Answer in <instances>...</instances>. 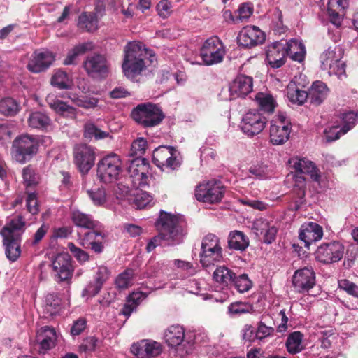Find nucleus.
<instances>
[{
    "label": "nucleus",
    "instance_id": "1",
    "mask_svg": "<svg viewBox=\"0 0 358 358\" xmlns=\"http://www.w3.org/2000/svg\"><path fill=\"white\" fill-rule=\"evenodd\" d=\"M156 227L159 234L148 242V252L153 251L158 245L175 246L182 243L184 235L181 219L178 216L161 210Z\"/></svg>",
    "mask_w": 358,
    "mask_h": 358
},
{
    "label": "nucleus",
    "instance_id": "2",
    "mask_svg": "<svg viewBox=\"0 0 358 358\" xmlns=\"http://www.w3.org/2000/svg\"><path fill=\"white\" fill-rule=\"evenodd\" d=\"M124 57L122 68L124 76L134 80L146 68L145 60L154 57L152 51L137 41L129 42L124 47Z\"/></svg>",
    "mask_w": 358,
    "mask_h": 358
},
{
    "label": "nucleus",
    "instance_id": "3",
    "mask_svg": "<svg viewBox=\"0 0 358 358\" xmlns=\"http://www.w3.org/2000/svg\"><path fill=\"white\" fill-rule=\"evenodd\" d=\"M132 118L143 127H153L159 124L164 115L157 105L148 102L138 104L131 112Z\"/></svg>",
    "mask_w": 358,
    "mask_h": 358
},
{
    "label": "nucleus",
    "instance_id": "4",
    "mask_svg": "<svg viewBox=\"0 0 358 358\" xmlns=\"http://www.w3.org/2000/svg\"><path fill=\"white\" fill-rule=\"evenodd\" d=\"M200 262L204 267L214 265L223 259V250L220 238L214 234L206 235L201 242Z\"/></svg>",
    "mask_w": 358,
    "mask_h": 358
},
{
    "label": "nucleus",
    "instance_id": "5",
    "mask_svg": "<svg viewBox=\"0 0 358 358\" xmlns=\"http://www.w3.org/2000/svg\"><path fill=\"white\" fill-rule=\"evenodd\" d=\"M164 339L169 347H180L186 354H188L193 349L195 336L191 331L186 332L182 326L175 324L169 327L164 331Z\"/></svg>",
    "mask_w": 358,
    "mask_h": 358
},
{
    "label": "nucleus",
    "instance_id": "6",
    "mask_svg": "<svg viewBox=\"0 0 358 358\" xmlns=\"http://www.w3.org/2000/svg\"><path fill=\"white\" fill-rule=\"evenodd\" d=\"M122 171V161L117 154L107 155L97 163V176L104 183L117 181Z\"/></svg>",
    "mask_w": 358,
    "mask_h": 358
},
{
    "label": "nucleus",
    "instance_id": "7",
    "mask_svg": "<svg viewBox=\"0 0 358 358\" xmlns=\"http://www.w3.org/2000/svg\"><path fill=\"white\" fill-rule=\"evenodd\" d=\"M128 173L133 187L139 189L148 186L152 173L145 158L136 157L133 159L128 166Z\"/></svg>",
    "mask_w": 358,
    "mask_h": 358
},
{
    "label": "nucleus",
    "instance_id": "8",
    "mask_svg": "<svg viewBox=\"0 0 358 358\" xmlns=\"http://www.w3.org/2000/svg\"><path fill=\"white\" fill-rule=\"evenodd\" d=\"M37 140L29 135L16 138L12 145L13 158L17 162L24 164L30 160L38 152Z\"/></svg>",
    "mask_w": 358,
    "mask_h": 358
},
{
    "label": "nucleus",
    "instance_id": "9",
    "mask_svg": "<svg viewBox=\"0 0 358 358\" xmlns=\"http://www.w3.org/2000/svg\"><path fill=\"white\" fill-rule=\"evenodd\" d=\"M224 196V187L217 180L203 181L195 189V196L199 201L208 203L220 202Z\"/></svg>",
    "mask_w": 358,
    "mask_h": 358
},
{
    "label": "nucleus",
    "instance_id": "10",
    "mask_svg": "<svg viewBox=\"0 0 358 358\" xmlns=\"http://www.w3.org/2000/svg\"><path fill=\"white\" fill-rule=\"evenodd\" d=\"M224 55V46L217 36L206 40L201 49V60L208 66L220 63Z\"/></svg>",
    "mask_w": 358,
    "mask_h": 358
},
{
    "label": "nucleus",
    "instance_id": "11",
    "mask_svg": "<svg viewBox=\"0 0 358 358\" xmlns=\"http://www.w3.org/2000/svg\"><path fill=\"white\" fill-rule=\"evenodd\" d=\"M96 148L85 143L73 148V162L82 174H87L93 167L96 159Z\"/></svg>",
    "mask_w": 358,
    "mask_h": 358
},
{
    "label": "nucleus",
    "instance_id": "12",
    "mask_svg": "<svg viewBox=\"0 0 358 358\" xmlns=\"http://www.w3.org/2000/svg\"><path fill=\"white\" fill-rule=\"evenodd\" d=\"M266 123L267 118L265 116L257 110H252L243 115L239 127L245 135L252 137L260 134Z\"/></svg>",
    "mask_w": 358,
    "mask_h": 358
},
{
    "label": "nucleus",
    "instance_id": "13",
    "mask_svg": "<svg viewBox=\"0 0 358 358\" xmlns=\"http://www.w3.org/2000/svg\"><path fill=\"white\" fill-rule=\"evenodd\" d=\"M344 245L338 241L321 244L315 252V258L324 264L339 262L344 255Z\"/></svg>",
    "mask_w": 358,
    "mask_h": 358
},
{
    "label": "nucleus",
    "instance_id": "14",
    "mask_svg": "<svg viewBox=\"0 0 358 358\" xmlns=\"http://www.w3.org/2000/svg\"><path fill=\"white\" fill-rule=\"evenodd\" d=\"M83 66L87 74L94 78H106L109 72V63L106 57L100 54L88 55Z\"/></svg>",
    "mask_w": 358,
    "mask_h": 358
},
{
    "label": "nucleus",
    "instance_id": "15",
    "mask_svg": "<svg viewBox=\"0 0 358 358\" xmlns=\"http://www.w3.org/2000/svg\"><path fill=\"white\" fill-rule=\"evenodd\" d=\"M316 284V275L311 266L297 269L292 275V285L301 294L308 292Z\"/></svg>",
    "mask_w": 358,
    "mask_h": 358
},
{
    "label": "nucleus",
    "instance_id": "16",
    "mask_svg": "<svg viewBox=\"0 0 358 358\" xmlns=\"http://www.w3.org/2000/svg\"><path fill=\"white\" fill-rule=\"evenodd\" d=\"M152 160L162 171L165 168L174 170L180 166V160L176 156V150L171 146H159L155 149Z\"/></svg>",
    "mask_w": 358,
    "mask_h": 358
},
{
    "label": "nucleus",
    "instance_id": "17",
    "mask_svg": "<svg viewBox=\"0 0 358 358\" xmlns=\"http://www.w3.org/2000/svg\"><path fill=\"white\" fill-rule=\"evenodd\" d=\"M52 268L57 280L67 282L71 279L73 266L68 253H60L52 260Z\"/></svg>",
    "mask_w": 358,
    "mask_h": 358
},
{
    "label": "nucleus",
    "instance_id": "18",
    "mask_svg": "<svg viewBox=\"0 0 358 358\" xmlns=\"http://www.w3.org/2000/svg\"><path fill=\"white\" fill-rule=\"evenodd\" d=\"M308 82L306 76L302 74L294 76L287 87V96L290 102L297 105H302L308 99V94L304 88Z\"/></svg>",
    "mask_w": 358,
    "mask_h": 358
},
{
    "label": "nucleus",
    "instance_id": "19",
    "mask_svg": "<svg viewBox=\"0 0 358 358\" xmlns=\"http://www.w3.org/2000/svg\"><path fill=\"white\" fill-rule=\"evenodd\" d=\"M295 171L310 176L311 180L321 186V173L315 164L306 157H293L288 161Z\"/></svg>",
    "mask_w": 358,
    "mask_h": 358
},
{
    "label": "nucleus",
    "instance_id": "20",
    "mask_svg": "<svg viewBox=\"0 0 358 358\" xmlns=\"http://www.w3.org/2000/svg\"><path fill=\"white\" fill-rule=\"evenodd\" d=\"M96 229H89V231L78 233L79 243L86 249H92L96 253H101L103 249L102 241L106 235L104 232Z\"/></svg>",
    "mask_w": 358,
    "mask_h": 358
},
{
    "label": "nucleus",
    "instance_id": "21",
    "mask_svg": "<svg viewBox=\"0 0 358 358\" xmlns=\"http://www.w3.org/2000/svg\"><path fill=\"white\" fill-rule=\"evenodd\" d=\"M162 345L155 341L143 339L131 347V352L138 358H152L161 354Z\"/></svg>",
    "mask_w": 358,
    "mask_h": 358
},
{
    "label": "nucleus",
    "instance_id": "22",
    "mask_svg": "<svg viewBox=\"0 0 358 358\" xmlns=\"http://www.w3.org/2000/svg\"><path fill=\"white\" fill-rule=\"evenodd\" d=\"M264 40L265 35L264 32L256 26L245 27L238 36L239 45L245 48H250L261 44Z\"/></svg>",
    "mask_w": 358,
    "mask_h": 358
},
{
    "label": "nucleus",
    "instance_id": "23",
    "mask_svg": "<svg viewBox=\"0 0 358 358\" xmlns=\"http://www.w3.org/2000/svg\"><path fill=\"white\" fill-rule=\"evenodd\" d=\"M54 60V55L48 50L35 51L29 61L27 69L32 73H41L48 69Z\"/></svg>",
    "mask_w": 358,
    "mask_h": 358
},
{
    "label": "nucleus",
    "instance_id": "24",
    "mask_svg": "<svg viewBox=\"0 0 358 358\" xmlns=\"http://www.w3.org/2000/svg\"><path fill=\"white\" fill-rule=\"evenodd\" d=\"M252 78L245 75H238L229 87L230 99L245 97L252 90Z\"/></svg>",
    "mask_w": 358,
    "mask_h": 358
},
{
    "label": "nucleus",
    "instance_id": "25",
    "mask_svg": "<svg viewBox=\"0 0 358 358\" xmlns=\"http://www.w3.org/2000/svg\"><path fill=\"white\" fill-rule=\"evenodd\" d=\"M322 236V227L313 222L303 224L299 234V239L304 243V246L307 248L313 243L320 241Z\"/></svg>",
    "mask_w": 358,
    "mask_h": 358
},
{
    "label": "nucleus",
    "instance_id": "26",
    "mask_svg": "<svg viewBox=\"0 0 358 358\" xmlns=\"http://www.w3.org/2000/svg\"><path fill=\"white\" fill-rule=\"evenodd\" d=\"M57 334L54 328L45 326L37 332L36 341L39 344V351L45 353L55 345Z\"/></svg>",
    "mask_w": 358,
    "mask_h": 358
},
{
    "label": "nucleus",
    "instance_id": "27",
    "mask_svg": "<svg viewBox=\"0 0 358 358\" xmlns=\"http://www.w3.org/2000/svg\"><path fill=\"white\" fill-rule=\"evenodd\" d=\"M286 51L285 46L277 41L268 47L266 50V60L272 68H279L285 64Z\"/></svg>",
    "mask_w": 358,
    "mask_h": 358
},
{
    "label": "nucleus",
    "instance_id": "28",
    "mask_svg": "<svg viewBox=\"0 0 358 358\" xmlns=\"http://www.w3.org/2000/svg\"><path fill=\"white\" fill-rule=\"evenodd\" d=\"M278 122L270 126V141L273 145H282L289 138L292 127Z\"/></svg>",
    "mask_w": 358,
    "mask_h": 358
},
{
    "label": "nucleus",
    "instance_id": "29",
    "mask_svg": "<svg viewBox=\"0 0 358 358\" xmlns=\"http://www.w3.org/2000/svg\"><path fill=\"white\" fill-rule=\"evenodd\" d=\"M235 273L225 266H217L213 273V280L222 289L232 285Z\"/></svg>",
    "mask_w": 358,
    "mask_h": 358
},
{
    "label": "nucleus",
    "instance_id": "30",
    "mask_svg": "<svg viewBox=\"0 0 358 358\" xmlns=\"http://www.w3.org/2000/svg\"><path fill=\"white\" fill-rule=\"evenodd\" d=\"M343 56V50L341 46L334 45V47H329L320 57L322 69H328V68L331 67V64L339 62Z\"/></svg>",
    "mask_w": 358,
    "mask_h": 358
},
{
    "label": "nucleus",
    "instance_id": "31",
    "mask_svg": "<svg viewBox=\"0 0 358 358\" xmlns=\"http://www.w3.org/2000/svg\"><path fill=\"white\" fill-rule=\"evenodd\" d=\"M25 220L22 215L13 217L9 222L1 230V236H15L19 235L20 238L25 231Z\"/></svg>",
    "mask_w": 358,
    "mask_h": 358
},
{
    "label": "nucleus",
    "instance_id": "32",
    "mask_svg": "<svg viewBox=\"0 0 358 358\" xmlns=\"http://www.w3.org/2000/svg\"><path fill=\"white\" fill-rule=\"evenodd\" d=\"M2 237L3 243L5 247V253L7 258L11 262H15L21 254V238H20L19 235Z\"/></svg>",
    "mask_w": 358,
    "mask_h": 358
},
{
    "label": "nucleus",
    "instance_id": "33",
    "mask_svg": "<svg viewBox=\"0 0 358 358\" xmlns=\"http://www.w3.org/2000/svg\"><path fill=\"white\" fill-rule=\"evenodd\" d=\"M46 101L49 106L57 113L67 117L72 118L76 117V110L75 108L68 105L66 102L55 98L53 95H48L46 98Z\"/></svg>",
    "mask_w": 358,
    "mask_h": 358
},
{
    "label": "nucleus",
    "instance_id": "34",
    "mask_svg": "<svg viewBox=\"0 0 358 358\" xmlns=\"http://www.w3.org/2000/svg\"><path fill=\"white\" fill-rule=\"evenodd\" d=\"M227 243L229 249L242 252L249 246L250 241L243 232L235 230L229 233Z\"/></svg>",
    "mask_w": 358,
    "mask_h": 358
},
{
    "label": "nucleus",
    "instance_id": "35",
    "mask_svg": "<svg viewBox=\"0 0 358 358\" xmlns=\"http://www.w3.org/2000/svg\"><path fill=\"white\" fill-rule=\"evenodd\" d=\"M71 220L76 227L83 229H94L99 226V222L94 220L90 215L85 214L78 210H73Z\"/></svg>",
    "mask_w": 358,
    "mask_h": 358
},
{
    "label": "nucleus",
    "instance_id": "36",
    "mask_svg": "<svg viewBox=\"0 0 358 358\" xmlns=\"http://www.w3.org/2000/svg\"><path fill=\"white\" fill-rule=\"evenodd\" d=\"M327 94V85L322 81L317 80L312 84L308 96L311 103L318 106L324 101Z\"/></svg>",
    "mask_w": 358,
    "mask_h": 358
},
{
    "label": "nucleus",
    "instance_id": "37",
    "mask_svg": "<svg viewBox=\"0 0 358 358\" xmlns=\"http://www.w3.org/2000/svg\"><path fill=\"white\" fill-rule=\"evenodd\" d=\"M286 55L292 60L301 62L303 61L306 55L305 45L296 39H291L287 43V48H285Z\"/></svg>",
    "mask_w": 358,
    "mask_h": 358
},
{
    "label": "nucleus",
    "instance_id": "38",
    "mask_svg": "<svg viewBox=\"0 0 358 358\" xmlns=\"http://www.w3.org/2000/svg\"><path fill=\"white\" fill-rule=\"evenodd\" d=\"M253 13V7L250 3H245L239 6L237 11L233 14L229 10L224 13L225 17H229L234 24L247 21Z\"/></svg>",
    "mask_w": 358,
    "mask_h": 358
},
{
    "label": "nucleus",
    "instance_id": "39",
    "mask_svg": "<svg viewBox=\"0 0 358 358\" xmlns=\"http://www.w3.org/2000/svg\"><path fill=\"white\" fill-rule=\"evenodd\" d=\"M78 26L86 31H94L98 28V18L93 12H83L78 17Z\"/></svg>",
    "mask_w": 358,
    "mask_h": 358
},
{
    "label": "nucleus",
    "instance_id": "40",
    "mask_svg": "<svg viewBox=\"0 0 358 358\" xmlns=\"http://www.w3.org/2000/svg\"><path fill=\"white\" fill-rule=\"evenodd\" d=\"M255 101L262 110L268 113H273L277 106L274 97L267 92H258L255 95Z\"/></svg>",
    "mask_w": 358,
    "mask_h": 358
},
{
    "label": "nucleus",
    "instance_id": "41",
    "mask_svg": "<svg viewBox=\"0 0 358 358\" xmlns=\"http://www.w3.org/2000/svg\"><path fill=\"white\" fill-rule=\"evenodd\" d=\"M92 48L93 45L92 43H84L76 45L69 51L66 57L64 60V64L65 65L75 64L79 55L85 53L87 51L91 50Z\"/></svg>",
    "mask_w": 358,
    "mask_h": 358
},
{
    "label": "nucleus",
    "instance_id": "42",
    "mask_svg": "<svg viewBox=\"0 0 358 358\" xmlns=\"http://www.w3.org/2000/svg\"><path fill=\"white\" fill-rule=\"evenodd\" d=\"M28 123L32 128L46 129L50 124V119L43 113L34 112L29 115Z\"/></svg>",
    "mask_w": 358,
    "mask_h": 358
},
{
    "label": "nucleus",
    "instance_id": "43",
    "mask_svg": "<svg viewBox=\"0 0 358 358\" xmlns=\"http://www.w3.org/2000/svg\"><path fill=\"white\" fill-rule=\"evenodd\" d=\"M83 136L89 140L92 138L101 140L110 136V133L101 130L94 123L90 122L84 125Z\"/></svg>",
    "mask_w": 358,
    "mask_h": 358
},
{
    "label": "nucleus",
    "instance_id": "44",
    "mask_svg": "<svg viewBox=\"0 0 358 358\" xmlns=\"http://www.w3.org/2000/svg\"><path fill=\"white\" fill-rule=\"evenodd\" d=\"M69 97L76 106L85 109H94L98 106L99 99L92 96H78L72 94Z\"/></svg>",
    "mask_w": 358,
    "mask_h": 358
},
{
    "label": "nucleus",
    "instance_id": "45",
    "mask_svg": "<svg viewBox=\"0 0 358 358\" xmlns=\"http://www.w3.org/2000/svg\"><path fill=\"white\" fill-rule=\"evenodd\" d=\"M19 110V103L14 99L7 97L0 100V113L6 116H13Z\"/></svg>",
    "mask_w": 358,
    "mask_h": 358
},
{
    "label": "nucleus",
    "instance_id": "46",
    "mask_svg": "<svg viewBox=\"0 0 358 358\" xmlns=\"http://www.w3.org/2000/svg\"><path fill=\"white\" fill-rule=\"evenodd\" d=\"M303 335L299 331L292 333L286 341L287 351L291 354H296L303 349L301 341Z\"/></svg>",
    "mask_w": 358,
    "mask_h": 358
},
{
    "label": "nucleus",
    "instance_id": "47",
    "mask_svg": "<svg viewBox=\"0 0 358 358\" xmlns=\"http://www.w3.org/2000/svg\"><path fill=\"white\" fill-rule=\"evenodd\" d=\"M61 300L55 293L48 294L44 301V310L50 315H56L59 310Z\"/></svg>",
    "mask_w": 358,
    "mask_h": 358
},
{
    "label": "nucleus",
    "instance_id": "48",
    "mask_svg": "<svg viewBox=\"0 0 358 358\" xmlns=\"http://www.w3.org/2000/svg\"><path fill=\"white\" fill-rule=\"evenodd\" d=\"M341 126L343 128L341 133L346 134L352 129L358 122V113L348 111L341 114Z\"/></svg>",
    "mask_w": 358,
    "mask_h": 358
},
{
    "label": "nucleus",
    "instance_id": "49",
    "mask_svg": "<svg viewBox=\"0 0 358 358\" xmlns=\"http://www.w3.org/2000/svg\"><path fill=\"white\" fill-rule=\"evenodd\" d=\"M252 310V306L250 303L241 301L233 302L229 304L227 308L228 314L233 317H238Z\"/></svg>",
    "mask_w": 358,
    "mask_h": 358
},
{
    "label": "nucleus",
    "instance_id": "50",
    "mask_svg": "<svg viewBox=\"0 0 358 358\" xmlns=\"http://www.w3.org/2000/svg\"><path fill=\"white\" fill-rule=\"evenodd\" d=\"M232 285L234 286L238 292L244 293L249 291L252 288V282L249 279L248 275L241 274L238 276H236L235 273Z\"/></svg>",
    "mask_w": 358,
    "mask_h": 358
},
{
    "label": "nucleus",
    "instance_id": "51",
    "mask_svg": "<svg viewBox=\"0 0 358 358\" xmlns=\"http://www.w3.org/2000/svg\"><path fill=\"white\" fill-rule=\"evenodd\" d=\"M134 271L131 269H127L117 275L115 279V285L117 288L124 289L131 286L133 284Z\"/></svg>",
    "mask_w": 358,
    "mask_h": 358
},
{
    "label": "nucleus",
    "instance_id": "52",
    "mask_svg": "<svg viewBox=\"0 0 358 358\" xmlns=\"http://www.w3.org/2000/svg\"><path fill=\"white\" fill-rule=\"evenodd\" d=\"M271 26L272 29L278 34L285 31L286 27L283 25L282 14L278 8H275L272 10Z\"/></svg>",
    "mask_w": 358,
    "mask_h": 358
},
{
    "label": "nucleus",
    "instance_id": "53",
    "mask_svg": "<svg viewBox=\"0 0 358 358\" xmlns=\"http://www.w3.org/2000/svg\"><path fill=\"white\" fill-rule=\"evenodd\" d=\"M255 328L257 340L259 341L273 336L275 332V329L273 327L266 325L262 321L258 322Z\"/></svg>",
    "mask_w": 358,
    "mask_h": 358
},
{
    "label": "nucleus",
    "instance_id": "54",
    "mask_svg": "<svg viewBox=\"0 0 358 358\" xmlns=\"http://www.w3.org/2000/svg\"><path fill=\"white\" fill-rule=\"evenodd\" d=\"M51 84L59 89L68 88L69 80L67 73L61 70L57 71L51 78Z\"/></svg>",
    "mask_w": 358,
    "mask_h": 358
},
{
    "label": "nucleus",
    "instance_id": "55",
    "mask_svg": "<svg viewBox=\"0 0 358 358\" xmlns=\"http://www.w3.org/2000/svg\"><path fill=\"white\" fill-rule=\"evenodd\" d=\"M343 128L341 125L327 127L323 131V140L325 142H332L338 139L345 134L341 133Z\"/></svg>",
    "mask_w": 358,
    "mask_h": 358
},
{
    "label": "nucleus",
    "instance_id": "56",
    "mask_svg": "<svg viewBox=\"0 0 358 358\" xmlns=\"http://www.w3.org/2000/svg\"><path fill=\"white\" fill-rule=\"evenodd\" d=\"M87 194L96 206H102L106 201V194L103 188L87 190Z\"/></svg>",
    "mask_w": 358,
    "mask_h": 358
},
{
    "label": "nucleus",
    "instance_id": "57",
    "mask_svg": "<svg viewBox=\"0 0 358 358\" xmlns=\"http://www.w3.org/2000/svg\"><path fill=\"white\" fill-rule=\"evenodd\" d=\"M249 172L257 178L263 180L271 177V171L264 164H257L250 166Z\"/></svg>",
    "mask_w": 358,
    "mask_h": 358
},
{
    "label": "nucleus",
    "instance_id": "58",
    "mask_svg": "<svg viewBox=\"0 0 358 358\" xmlns=\"http://www.w3.org/2000/svg\"><path fill=\"white\" fill-rule=\"evenodd\" d=\"M147 141L144 138H138L131 144V155L136 156H141L143 155L147 149Z\"/></svg>",
    "mask_w": 358,
    "mask_h": 358
},
{
    "label": "nucleus",
    "instance_id": "59",
    "mask_svg": "<svg viewBox=\"0 0 358 358\" xmlns=\"http://www.w3.org/2000/svg\"><path fill=\"white\" fill-rule=\"evenodd\" d=\"M241 334L242 339L245 342L252 343L257 340L256 328L251 324H245L241 331Z\"/></svg>",
    "mask_w": 358,
    "mask_h": 358
},
{
    "label": "nucleus",
    "instance_id": "60",
    "mask_svg": "<svg viewBox=\"0 0 358 358\" xmlns=\"http://www.w3.org/2000/svg\"><path fill=\"white\" fill-rule=\"evenodd\" d=\"M102 287L100 282H97L95 280L92 281L83 289L82 296L87 298L93 297L99 293Z\"/></svg>",
    "mask_w": 358,
    "mask_h": 358
},
{
    "label": "nucleus",
    "instance_id": "61",
    "mask_svg": "<svg viewBox=\"0 0 358 358\" xmlns=\"http://www.w3.org/2000/svg\"><path fill=\"white\" fill-rule=\"evenodd\" d=\"M26 206L27 211L31 215H36L39 212L36 193L31 192L28 194L26 199Z\"/></svg>",
    "mask_w": 358,
    "mask_h": 358
},
{
    "label": "nucleus",
    "instance_id": "62",
    "mask_svg": "<svg viewBox=\"0 0 358 358\" xmlns=\"http://www.w3.org/2000/svg\"><path fill=\"white\" fill-rule=\"evenodd\" d=\"M152 197L146 192H138L134 199L135 204L138 208L146 207L152 201Z\"/></svg>",
    "mask_w": 358,
    "mask_h": 358
},
{
    "label": "nucleus",
    "instance_id": "63",
    "mask_svg": "<svg viewBox=\"0 0 358 358\" xmlns=\"http://www.w3.org/2000/svg\"><path fill=\"white\" fill-rule=\"evenodd\" d=\"M173 264L176 268L185 272L188 275H193L196 273L195 268L189 262L181 259H175L173 260Z\"/></svg>",
    "mask_w": 358,
    "mask_h": 358
},
{
    "label": "nucleus",
    "instance_id": "64",
    "mask_svg": "<svg viewBox=\"0 0 358 358\" xmlns=\"http://www.w3.org/2000/svg\"><path fill=\"white\" fill-rule=\"evenodd\" d=\"M338 286L341 289L346 291L349 294L358 298V286L346 279L338 281Z\"/></svg>",
    "mask_w": 358,
    "mask_h": 358
}]
</instances>
